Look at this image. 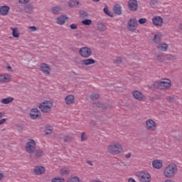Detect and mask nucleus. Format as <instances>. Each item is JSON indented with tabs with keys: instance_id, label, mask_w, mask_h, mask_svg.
Instances as JSON below:
<instances>
[{
	"instance_id": "1",
	"label": "nucleus",
	"mask_w": 182,
	"mask_h": 182,
	"mask_svg": "<svg viewBox=\"0 0 182 182\" xmlns=\"http://www.w3.org/2000/svg\"><path fill=\"white\" fill-rule=\"evenodd\" d=\"M178 173V168L174 163H170L163 169V176L165 178H174Z\"/></svg>"
},
{
	"instance_id": "2",
	"label": "nucleus",
	"mask_w": 182,
	"mask_h": 182,
	"mask_svg": "<svg viewBox=\"0 0 182 182\" xmlns=\"http://www.w3.org/2000/svg\"><path fill=\"white\" fill-rule=\"evenodd\" d=\"M107 151L112 156H119L123 153V145L120 142H112L107 146Z\"/></svg>"
},
{
	"instance_id": "3",
	"label": "nucleus",
	"mask_w": 182,
	"mask_h": 182,
	"mask_svg": "<svg viewBox=\"0 0 182 182\" xmlns=\"http://www.w3.org/2000/svg\"><path fill=\"white\" fill-rule=\"evenodd\" d=\"M38 109L41 110V113L45 114H49L52 113L53 109V101L46 100L41 102L38 105Z\"/></svg>"
},
{
	"instance_id": "4",
	"label": "nucleus",
	"mask_w": 182,
	"mask_h": 182,
	"mask_svg": "<svg viewBox=\"0 0 182 182\" xmlns=\"http://www.w3.org/2000/svg\"><path fill=\"white\" fill-rule=\"evenodd\" d=\"M25 150L28 154H33L36 151V141L33 139H28L25 145Z\"/></svg>"
},
{
	"instance_id": "5",
	"label": "nucleus",
	"mask_w": 182,
	"mask_h": 182,
	"mask_svg": "<svg viewBox=\"0 0 182 182\" xmlns=\"http://www.w3.org/2000/svg\"><path fill=\"white\" fill-rule=\"evenodd\" d=\"M156 86L161 90H167L171 87V80L168 78L162 79L156 82Z\"/></svg>"
},
{
	"instance_id": "6",
	"label": "nucleus",
	"mask_w": 182,
	"mask_h": 182,
	"mask_svg": "<svg viewBox=\"0 0 182 182\" xmlns=\"http://www.w3.org/2000/svg\"><path fill=\"white\" fill-rule=\"evenodd\" d=\"M127 28L129 32L137 31V28H139L137 19H136V18H130L127 22Z\"/></svg>"
},
{
	"instance_id": "7",
	"label": "nucleus",
	"mask_w": 182,
	"mask_h": 182,
	"mask_svg": "<svg viewBox=\"0 0 182 182\" xmlns=\"http://www.w3.org/2000/svg\"><path fill=\"white\" fill-rule=\"evenodd\" d=\"M145 128L148 132H156L157 130V122L152 119H148L145 121Z\"/></svg>"
},
{
	"instance_id": "8",
	"label": "nucleus",
	"mask_w": 182,
	"mask_h": 182,
	"mask_svg": "<svg viewBox=\"0 0 182 182\" xmlns=\"http://www.w3.org/2000/svg\"><path fill=\"white\" fill-rule=\"evenodd\" d=\"M79 55L81 56V58L87 59L92 56V49L86 46L82 47L79 50Z\"/></svg>"
},
{
	"instance_id": "9",
	"label": "nucleus",
	"mask_w": 182,
	"mask_h": 182,
	"mask_svg": "<svg viewBox=\"0 0 182 182\" xmlns=\"http://www.w3.org/2000/svg\"><path fill=\"white\" fill-rule=\"evenodd\" d=\"M40 70L45 75V76L50 75L52 73V68L48 63H43L40 65Z\"/></svg>"
},
{
	"instance_id": "10",
	"label": "nucleus",
	"mask_w": 182,
	"mask_h": 182,
	"mask_svg": "<svg viewBox=\"0 0 182 182\" xmlns=\"http://www.w3.org/2000/svg\"><path fill=\"white\" fill-rule=\"evenodd\" d=\"M29 117L32 120H39V119L42 118V114L38 108H33L30 111Z\"/></svg>"
},
{
	"instance_id": "11",
	"label": "nucleus",
	"mask_w": 182,
	"mask_h": 182,
	"mask_svg": "<svg viewBox=\"0 0 182 182\" xmlns=\"http://www.w3.org/2000/svg\"><path fill=\"white\" fill-rule=\"evenodd\" d=\"M132 95L135 100H138L139 102H144L146 100V95H144L142 92L133 90Z\"/></svg>"
},
{
	"instance_id": "12",
	"label": "nucleus",
	"mask_w": 182,
	"mask_h": 182,
	"mask_svg": "<svg viewBox=\"0 0 182 182\" xmlns=\"http://www.w3.org/2000/svg\"><path fill=\"white\" fill-rule=\"evenodd\" d=\"M152 24L158 28H161L164 23V20L160 16H155L152 18Z\"/></svg>"
},
{
	"instance_id": "13",
	"label": "nucleus",
	"mask_w": 182,
	"mask_h": 182,
	"mask_svg": "<svg viewBox=\"0 0 182 182\" xmlns=\"http://www.w3.org/2000/svg\"><path fill=\"white\" fill-rule=\"evenodd\" d=\"M140 182H151V175L149 172L143 171L139 173Z\"/></svg>"
},
{
	"instance_id": "14",
	"label": "nucleus",
	"mask_w": 182,
	"mask_h": 182,
	"mask_svg": "<svg viewBox=\"0 0 182 182\" xmlns=\"http://www.w3.org/2000/svg\"><path fill=\"white\" fill-rule=\"evenodd\" d=\"M11 80H12V75L11 74H0V83H9Z\"/></svg>"
},
{
	"instance_id": "15",
	"label": "nucleus",
	"mask_w": 182,
	"mask_h": 182,
	"mask_svg": "<svg viewBox=\"0 0 182 182\" xmlns=\"http://www.w3.org/2000/svg\"><path fill=\"white\" fill-rule=\"evenodd\" d=\"M64 102L65 105H67V106L75 105V95L72 94L67 95L64 99Z\"/></svg>"
},
{
	"instance_id": "16",
	"label": "nucleus",
	"mask_w": 182,
	"mask_h": 182,
	"mask_svg": "<svg viewBox=\"0 0 182 182\" xmlns=\"http://www.w3.org/2000/svg\"><path fill=\"white\" fill-rule=\"evenodd\" d=\"M152 167L156 170H160L163 168V160L161 159H155L152 161Z\"/></svg>"
},
{
	"instance_id": "17",
	"label": "nucleus",
	"mask_w": 182,
	"mask_h": 182,
	"mask_svg": "<svg viewBox=\"0 0 182 182\" xmlns=\"http://www.w3.org/2000/svg\"><path fill=\"white\" fill-rule=\"evenodd\" d=\"M137 0H129L128 2V7L130 11L134 12V11H137Z\"/></svg>"
},
{
	"instance_id": "18",
	"label": "nucleus",
	"mask_w": 182,
	"mask_h": 182,
	"mask_svg": "<svg viewBox=\"0 0 182 182\" xmlns=\"http://www.w3.org/2000/svg\"><path fill=\"white\" fill-rule=\"evenodd\" d=\"M9 11H11V7H9V6H0V15H1V16H6V15L9 14Z\"/></svg>"
},
{
	"instance_id": "19",
	"label": "nucleus",
	"mask_w": 182,
	"mask_h": 182,
	"mask_svg": "<svg viewBox=\"0 0 182 182\" xmlns=\"http://www.w3.org/2000/svg\"><path fill=\"white\" fill-rule=\"evenodd\" d=\"M45 171H46V169L43 166H36L33 168V172L36 176H41L42 174H45Z\"/></svg>"
},
{
	"instance_id": "20",
	"label": "nucleus",
	"mask_w": 182,
	"mask_h": 182,
	"mask_svg": "<svg viewBox=\"0 0 182 182\" xmlns=\"http://www.w3.org/2000/svg\"><path fill=\"white\" fill-rule=\"evenodd\" d=\"M80 63L82 66H89L90 65H95V63H96V60L92 58H87L81 60Z\"/></svg>"
},
{
	"instance_id": "21",
	"label": "nucleus",
	"mask_w": 182,
	"mask_h": 182,
	"mask_svg": "<svg viewBox=\"0 0 182 182\" xmlns=\"http://www.w3.org/2000/svg\"><path fill=\"white\" fill-rule=\"evenodd\" d=\"M156 49L161 52H167L168 50V45L166 43H161L156 46Z\"/></svg>"
},
{
	"instance_id": "22",
	"label": "nucleus",
	"mask_w": 182,
	"mask_h": 182,
	"mask_svg": "<svg viewBox=\"0 0 182 182\" xmlns=\"http://www.w3.org/2000/svg\"><path fill=\"white\" fill-rule=\"evenodd\" d=\"M62 11V6L55 5L50 9V13L53 15H59L60 12Z\"/></svg>"
},
{
	"instance_id": "23",
	"label": "nucleus",
	"mask_w": 182,
	"mask_h": 182,
	"mask_svg": "<svg viewBox=\"0 0 182 182\" xmlns=\"http://www.w3.org/2000/svg\"><path fill=\"white\" fill-rule=\"evenodd\" d=\"M80 1L79 0H69L68 5L70 8H76L79 6Z\"/></svg>"
},
{
	"instance_id": "24",
	"label": "nucleus",
	"mask_w": 182,
	"mask_h": 182,
	"mask_svg": "<svg viewBox=\"0 0 182 182\" xmlns=\"http://www.w3.org/2000/svg\"><path fill=\"white\" fill-rule=\"evenodd\" d=\"M68 19V17L65 16H60L58 18H57V23L58 25H65V23L66 22Z\"/></svg>"
},
{
	"instance_id": "25",
	"label": "nucleus",
	"mask_w": 182,
	"mask_h": 182,
	"mask_svg": "<svg viewBox=\"0 0 182 182\" xmlns=\"http://www.w3.org/2000/svg\"><path fill=\"white\" fill-rule=\"evenodd\" d=\"M113 12L115 15H121L122 14V6L119 4H116L113 7Z\"/></svg>"
},
{
	"instance_id": "26",
	"label": "nucleus",
	"mask_w": 182,
	"mask_h": 182,
	"mask_svg": "<svg viewBox=\"0 0 182 182\" xmlns=\"http://www.w3.org/2000/svg\"><path fill=\"white\" fill-rule=\"evenodd\" d=\"M161 38H163V34L161 33H157L153 39L154 43H159L161 42Z\"/></svg>"
},
{
	"instance_id": "27",
	"label": "nucleus",
	"mask_w": 182,
	"mask_h": 182,
	"mask_svg": "<svg viewBox=\"0 0 182 182\" xmlns=\"http://www.w3.org/2000/svg\"><path fill=\"white\" fill-rule=\"evenodd\" d=\"M166 59H168V60H170V57H167L165 54H160L156 56V60H159V62H164Z\"/></svg>"
},
{
	"instance_id": "28",
	"label": "nucleus",
	"mask_w": 182,
	"mask_h": 182,
	"mask_svg": "<svg viewBox=\"0 0 182 182\" xmlns=\"http://www.w3.org/2000/svg\"><path fill=\"white\" fill-rule=\"evenodd\" d=\"M12 31V36L14 38H19L21 33L19 32V28H11Z\"/></svg>"
},
{
	"instance_id": "29",
	"label": "nucleus",
	"mask_w": 182,
	"mask_h": 182,
	"mask_svg": "<svg viewBox=\"0 0 182 182\" xmlns=\"http://www.w3.org/2000/svg\"><path fill=\"white\" fill-rule=\"evenodd\" d=\"M12 102H14V98L12 97L4 98L1 100L2 105H9V103H12Z\"/></svg>"
},
{
	"instance_id": "30",
	"label": "nucleus",
	"mask_w": 182,
	"mask_h": 182,
	"mask_svg": "<svg viewBox=\"0 0 182 182\" xmlns=\"http://www.w3.org/2000/svg\"><path fill=\"white\" fill-rule=\"evenodd\" d=\"M34 153H35V156L38 158L42 157V156H43V154H45V152H44L43 149H36Z\"/></svg>"
},
{
	"instance_id": "31",
	"label": "nucleus",
	"mask_w": 182,
	"mask_h": 182,
	"mask_svg": "<svg viewBox=\"0 0 182 182\" xmlns=\"http://www.w3.org/2000/svg\"><path fill=\"white\" fill-rule=\"evenodd\" d=\"M24 10L27 14H31L33 11V6L28 4L24 7Z\"/></svg>"
},
{
	"instance_id": "32",
	"label": "nucleus",
	"mask_w": 182,
	"mask_h": 182,
	"mask_svg": "<svg viewBox=\"0 0 182 182\" xmlns=\"http://www.w3.org/2000/svg\"><path fill=\"white\" fill-rule=\"evenodd\" d=\"M69 173H70V170H69V168H63L60 169V174L61 176H68V174H69Z\"/></svg>"
},
{
	"instance_id": "33",
	"label": "nucleus",
	"mask_w": 182,
	"mask_h": 182,
	"mask_svg": "<svg viewBox=\"0 0 182 182\" xmlns=\"http://www.w3.org/2000/svg\"><path fill=\"white\" fill-rule=\"evenodd\" d=\"M166 100L168 103H174V102H176V98H174V96L168 95L166 97Z\"/></svg>"
},
{
	"instance_id": "34",
	"label": "nucleus",
	"mask_w": 182,
	"mask_h": 182,
	"mask_svg": "<svg viewBox=\"0 0 182 182\" xmlns=\"http://www.w3.org/2000/svg\"><path fill=\"white\" fill-rule=\"evenodd\" d=\"M97 29L100 31V32H105L106 31V26H105L103 23H98L97 25Z\"/></svg>"
},
{
	"instance_id": "35",
	"label": "nucleus",
	"mask_w": 182,
	"mask_h": 182,
	"mask_svg": "<svg viewBox=\"0 0 182 182\" xmlns=\"http://www.w3.org/2000/svg\"><path fill=\"white\" fill-rule=\"evenodd\" d=\"M67 182H80V179L77 176H73L68 178Z\"/></svg>"
},
{
	"instance_id": "36",
	"label": "nucleus",
	"mask_w": 182,
	"mask_h": 182,
	"mask_svg": "<svg viewBox=\"0 0 182 182\" xmlns=\"http://www.w3.org/2000/svg\"><path fill=\"white\" fill-rule=\"evenodd\" d=\"M115 65H120L123 62V58L122 57H117L113 60Z\"/></svg>"
},
{
	"instance_id": "37",
	"label": "nucleus",
	"mask_w": 182,
	"mask_h": 182,
	"mask_svg": "<svg viewBox=\"0 0 182 182\" xmlns=\"http://www.w3.org/2000/svg\"><path fill=\"white\" fill-rule=\"evenodd\" d=\"M79 14L80 17L83 18H87V16H89V14L85 11H80Z\"/></svg>"
},
{
	"instance_id": "38",
	"label": "nucleus",
	"mask_w": 182,
	"mask_h": 182,
	"mask_svg": "<svg viewBox=\"0 0 182 182\" xmlns=\"http://www.w3.org/2000/svg\"><path fill=\"white\" fill-rule=\"evenodd\" d=\"M82 25L85 26H90L92 25V20L90 19H85L82 21Z\"/></svg>"
},
{
	"instance_id": "39",
	"label": "nucleus",
	"mask_w": 182,
	"mask_h": 182,
	"mask_svg": "<svg viewBox=\"0 0 182 182\" xmlns=\"http://www.w3.org/2000/svg\"><path fill=\"white\" fill-rule=\"evenodd\" d=\"M99 97H100V95H99V94L94 93L90 95V100H92V101L97 100V99H99Z\"/></svg>"
},
{
	"instance_id": "40",
	"label": "nucleus",
	"mask_w": 182,
	"mask_h": 182,
	"mask_svg": "<svg viewBox=\"0 0 182 182\" xmlns=\"http://www.w3.org/2000/svg\"><path fill=\"white\" fill-rule=\"evenodd\" d=\"M51 182H65V178L60 177H55L51 180Z\"/></svg>"
},
{
	"instance_id": "41",
	"label": "nucleus",
	"mask_w": 182,
	"mask_h": 182,
	"mask_svg": "<svg viewBox=\"0 0 182 182\" xmlns=\"http://www.w3.org/2000/svg\"><path fill=\"white\" fill-rule=\"evenodd\" d=\"M53 132V129H52V127H46V130H45L46 134H52Z\"/></svg>"
},
{
	"instance_id": "42",
	"label": "nucleus",
	"mask_w": 182,
	"mask_h": 182,
	"mask_svg": "<svg viewBox=\"0 0 182 182\" xmlns=\"http://www.w3.org/2000/svg\"><path fill=\"white\" fill-rule=\"evenodd\" d=\"M104 12H105V14H106V15H108V16L113 18V13L109 12V9L107 7H105L104 9Z\"/></svg>"
},
{
	"instance_id": "43",
	"label": "nucleus",
	"mask_w": 182,
	"mask_h": 182,
	"mask_svg": "<svg viewBox=\"0 0 182 182\" xmlns=\"http://www.w3.org/2000/svg\"><path fill=\"white\" fill-rule=\"evenodd\" d=\"M139 25H144V23H147V18H141L138 20Z\"/></svg>"
},
{
	"instance_id": "44",
	"label": "nucleus",
	"mask_w": 182,
	"mask_h": 182,
	"mask_svg": "<svg viewBox=\"0 0 182 182\" xmlns=\"http://www.w3.org/2000/svg\"><path fill=\"white\" fill-rule=\"evenodd\" d=\"M97 107H102V109H107V104H102L100 102L97 104Z\"/></svg>"
},
{
	"instance_id": "45",
	"label": "nucleus",
	"mask_w": 182,
	"mask_h": 182,
	"mask_svg": "<svg viewBox=\"0 0 182 182\" xmlns=\"http://www.w3.org/2000/svg\"><path fill=\"white\" fill-rule=\"evenodd\" d=\"M87 140V135H86V133L83 132L81 134V141H86Z\"/></svg>"
},
{
	"instance_id": "46",
	"label": "nucleus",
	"mask_w": 182,
	"mask_h": 182,
	"mask_svg": "<svg viewBox=\"0 0 182 182\" xmlns=\"http://www.w3.org/2000/svg\"><path fill=\"white\" fill-rule=\"evenodd\" d=\"M64 141L65 143H69L70 141H72V138L71 136H64Z\"/></svg>"
},
{
	"instance_id": "47",
	"label": "nucleus",
	"mask_w": 182,
	"mask_h": 182,
	"mask_svg": "<svg viewBox=\"0 0 182 182\" xmlns=\"http://www.w3.org/2000/svg\"><path fill=\"white\" fill-rule=\"evenodd\" d=\"M31 0H18V4H21L23 5H25L26 4H28V2L30 1Z\"/></svg>"
},
{
	"instance_id": "48",
	"label": "nucleus",
	"mask_w": 182,
	"mask_h": 182,
	"mask_svg": "<svg viewBox=\"0 0 182 182\" xmlns=\"http://www.w3.org/2000/svg\"><path fill=\"white\" fill-rule=\"evenodd\" d=\"M70 29H77V25L73 23L70 26Z\"/></svg>"
},
{
	"instance_id": "49",
	"label": "nucleus",
	"mask_w": 182,
	"mask_h": 182,
	"mask_svg": "<svg viewBox=\"0 0 182 182\" xmlns=\"http://www.w3.org/2000/svg\"><path fill=\"white\" fill-rule=\"evenodd\" d=\"M29 29H31V31H32V32H36V31H38V29L35 26H30Z\"/></svg>"
},
{
	"instance_id": "50",
	"label": "nucleus",
	"mask_w": 182,
	"mask_h": 182,
	"mask_svg": "<svg viewBox=\"0 0 182 182\" xmlns=\"http://www.w3.org/2000/svg\"><path fill=\"white\" fill-rule=\"evenodd\" d=\"M132 157V153L129 152L128 154H125L126 159H130Z\"/></svg>"
},
{
	"instance_id": "51",
	"label": "nucleus",
	"mask_w": 182,
	"mask_h": 182,
	"mask_svg": "<svg viewBox=\"0 0 182 182\" xmlns=\"http://www.w3.org/2000/svg\"><path fill=\"white\" fill-rule=\"evenodd\" d=\"M5 122H6V119H0V126L4 124V123H5Z\"/></svg>"
},
{
	"instance_id": "52",
	"label": "nucleus",
	"mask_w": 182,
	"mask_h": 182,
	"mask_svg": "<svg viewBox=\"0 0 182 182\" xmlns=\"http://www.w3.org/2000/svg\"><path fill=\"white\" fill-rule=\"evenodd\" d=\"M164 182H176V181L171 179V178H168L165 180Z\"/></svg>"
},
{
	"instance_id": "53",
	"label": "nucleus",
	"mask_w": 182,
	"mask_h": 182,
	"mask_svg": "<svg viewBox=\"0 0 182 182\" xmlns=\"http://www.w3.org/2000/svg\"><path fill=\"white\" fill-rule=\"evenodd\" d=\"M128 182H137V181H136V180H134L133 178H129L128 179Z\"/></svg>"
},
{
	"instance_id": "54",
	"label": "nucleus",
	"mask_w": 182,
	"mask_h": 182,
	"mask_svg": "<svg viewBox=\"0 0 182 182\" xmlns=\"http://www.w3.org/2000/svg\"><path fill=\"white\" fill-rule=\"evenodd\" d=\"M87 164H89V166H93V162H92L91 161H87Z\"/></svg>"
},
{
	"instance_id": "55",
	"label": "nucleus",
	"mask_w": 182,
	"mask_h": 182,
	"mask_svg": "<svg viewBox=\"0 0 182 182\" xmlns=\"http://www.w3.org/2000/svg\"><path fill=\"white\" fill-rule=\"evenodd\" d=\"M7 70H9V72H12V67L8 66Z\"/></svg>"
},
{
	"instance_id": "56",
	"label": "nucleus",
	"mask_w": 182,
	"mask_h": 182,
	"mask_svg": "<svg viewBox=\"0 0 182 182\" xmlns=\"http://www.w3.org/2000/svg\"><path fill=\"white\" fill-rule=\"evenodd\" d=\"M2 178H4V173H0V181L2 180Z\"/></svg>"
},
{
	"instance_id": "57",
	"label": "nucleus",
	"mask_w": 182,
	"mask_h": 182,
	"mask_svg": "<svg viewBox=\"0 0 182 182\" xmlns=\"http://www.w3.org/2000/svg\"><path fill=\"white\" fill-rule=\"evenodd\" d=\"M4 117V114L2 112H0V119Z\"/></svg>"
},
{
	"instance_id": "58",
	"label": "nucleus",
	"mask_w": 182,
	"mask_h": 182,
	"mask_svg": "<svg viewBox=\"0 0 182 182\" xmlns=\"http://www.w3.org/2000/svg\"><path fill=\"white\" fill-rule=\"evenodd\" d=\"M179 28L182 30V23L179 25Z\"/></svg>"
}]
</instances>
